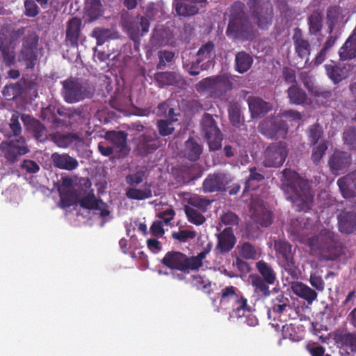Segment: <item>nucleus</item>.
<instances>
[{"mask_svg": "<svg viewBox=\"0 0 356 356\" xmlns=\"http://www.w3.org/2000/svg\"><path fill=\"white\" fill-rule=\"evenodd\" d=\"M326 74L334 84L339 83L343 79V70L335 64L325 65Z\"/></svg>", "mask_w": 356, "mask_h": 356, "instance_id": "45", "label": "nucleus"}, {"mask_svg": "<svg viewBox=\"0 0 356 356\" xmlns=\"http://www.w3.org/2000/svg\"><path fill=\"white\" fill-rule=\"evenodd\" d=\"M175 120L172 119L171 121L168 120H160L157 122V128L159 134L162 136H167L171 135L175 130L172 126V122Z\"/></svg>", "mask_w": 356, "mask_h": 356, "instance_id": "54", "label": "nucleus"}, {"mask_svg": "<svg viewBox=\"0 0 356 356\" xmlns=\"http://www.w3.org/2000/svg\"><path fill=\"white\" fill-rule=\"evenodd\" d=\"M146 175V169L142 168L138 170L135 173L128 175L126 177V182L129 186H136L143 182Z\"/></svg>", "mask_w": 356, "mask_h": 356, "instance_id": "53", "label": "nucleus"}, {"mask_svg": "<svg viewBox=\"0 0 356 356\" xmlns=\"http://www.w3.org/2000/svg\"><path fill=\"white\" fill-rule=\"evenodd\" d=\"M292 40L297 55L301 58H306L307 60L311 51V46L309 41L303 38L300 29L296 28L294 29Z\"/></svg>", "mask_w": 356, "mask_h": 356, "instance_id": "22", "label": "nucleus"}, {"mask_svg": "<svg viewBox=\"0 0 356 356\" xmlns=\"http://www.w3.org/2000/svg\"><path fill=\"white\" fill-rule=\"evenodd\" d=\"M214 54V44L209 41L202 45L197 53V58H202L204 60L211 58Z\"/></svg>", "mask_w": 356, "mask_h": 356, "instance_id": "56", "label": "nucleus"}, {"mask_svg": "<svg viewBox=\"0 0 356 356\" xmlns=\"http://www.w3.org/2000/svg\"><path fill=\"white\" fill-rule=\"evenodd\" d=\"M202 62V58H197L195 61L190 62L183 60V67L191 76H197L200 74V64Z\"/></svg>", "mask_w": 356, "mask_h": 356, "instance_id": "59", "label": "nucleus"}, {"mask_svg": "<svg viewBox=\"0 0 356 356\" xmlns=\"http://www.w3.org/2000/svg\"><path fill=\"white\" fill-rule=\"evenodd\" d=\"M289 154L286 143L280 141L269 144L264 152L263 165L266 168L281 167Z\"/></svg>", "mask_w": 356, "mask_h": 356, "instance_id": "9", "label": "nucleus"}, {"mask_svg": "<svg viewBox=\"0 0 356 356\" xmlns=\"http://www.w3.org/2000/svg\"><path fill=\"white\" fill-rule=\"evenodd\" d=\"M291 245L284 240L275 241V250L281 256L285 264L290 266L294 264L293 254Z\"/></svg>", "mask_w": 356, "mask_h": 356, "instance_id": "30", "label": "nucleus"}, {"mask_svg": "<svg viewBox=\"0 0 356 356\" xmlns=\"http://www.w3.org/2000/svg\"><path fill=\"white\" fill-rule=\"evenodd\" d=\"M352 163L350 154L346 152L335 150L330 157L328 165L332 173L345 172Z\"/></svg>", "mask_w": 356, "mask_h": 356, "instance_id": "14", "label": "nucleus"}, {"mask_svg": "<svg viewBox=\"0 0 356 356\" xmlns=\"http://www.w3.org/2000/svg\"><path fill=\"white\" fill-rule=\"evenodd\" d=\"M134 152L142 156L153 153L160 147L158 134L153 129H146L145 133L134 138Z\"/></svg>", "mask_w": 356, "mask_h": 356, "instance_id": "11", "label": "nucleus"}, {"mask_svg": "<svg viewBox=\"0 0 356 356\" xmlns=\"http://www.w3.org/2000/svg\"><path fill=\"white\" fill-rule=\"evenodd\" d=\"M202 153V147L195 138H189L184 143V155L191 161H197Z\"/></svg>", "mask_w": 356, "mask_h": 356, "instance_id": "31", "label": "nucleus"}, {"mask_svg": "<svg viewBox=\"0 0 356 356\" xmlns=\"http://www.w3.org/2000/svg\"><path fill=\"white\" fill-rule=\"evenodd\" d=\"M340 13L339 9L337 6H331L327 10V24L328 25V33H331L333 31L335 24L337 23Z\"/></svg>", "mask_w": 356, "mask_h": 356, "instance_id": "51", "label": "nucleus"}, {"mask_svg": "<svg viewBox=\"0 0 356 356\" xmlns=\"http://www.w3.org/2000/svg\"><path fill=\"white\" fill-rule=\"evenodd\" d=\"M202 131L210 150L216 151L221 147L222 134L213 116L205 113L201 120Z\"/></svg>", "mask_w": 356, "mask_h": 356, "instance_id": "12", "label": "nucleus"}, {"mask_svg": "<svg viewBox=\"0 0 356 356\" xmlns=\"http://www.w3.org/2000/svg\"><path fill=\"white\" fill-rule=\"evenodd\" d=\"M309 283L318 291H323L325 289L324 281L322 277L317 272L311 273Z\"/></svg>", "mask_w": 356, "mask_h": 356, "instance_id": "63", "label": "nucleus"}, {"mask_svg": "<svg viewBox=\"0 0 356 356\" xmlns=\"http://www.w3.org/2000/svg\"><path fill=\"white\" fill-rule=\"evenodd\" d=\"M84 15L89 22H94L104 13V7L102 0H86Z\"/></svg>", "mask_w": 356, "mask_h": 356, "instance_id": "28", "label": "nucleus"}, {"mask_svg": "<svg viewBox=\"0 0 356 356\" xmlns=\"http://www.w3.org/2000/svg\"><path fill=\"white\" fill-rule=\"evenodd\" d=\"M239 252L240 255L245 259H254L257 254L254 247L248 242L242 244Z\"/></svg>", "mask_w": 356, "mask_h": 356, "instance_id": "62", "label": "nucleus"}, {"mask_svg": "<svg viewBox=\"0 0 356 356\" xmlns=\"http://www.w3.org/2000/svg\"><path fill=\"white\" fill-rule=\"evenodd\" d=\"M39 37L32 32L22 39V48L19 53V60L24 63L26 69H34L38 60Z\"/></svg>", "mask_w": 356, "mask_h": 356, "instance_id": "10", "label": "nucleus"}, {"mask_svg": "<svg viewBox=\"0 0 356 356\" xmlns=\"http://www.w3.org/2000/svg\"><path fill=\"white\" fill-rule=\"evenodd\" d=\"M227 184V177L224 173L209 174L203 181L202 189L204 193L221 192L225 190Z\"/></svg>", "mask_w": 356, "mask_h": 356, "instance_id": "16", "label": "nucleus"}, {"mask_svg": "<svg viewBox=\"0 0 356 356\" xmlns=\"http://www.w3.org/2000/svg\"><path fill=\"white\" fill-rule=\"evenodd\" d=\"M218 298L220 305L227 308L230 306L233 314L238 318L251 311L247 299L241 293H238V289L235 286H229L223 288L218 294Z\"/></svg>", "mask_w": 356, "mask_h": 356, "instance_id": "6", "label": "nucleus"}, {"mask_svg": "<svg viewBox=\"0 0 356 356\" xmlns=\"http://www.w3.org/2000/svg\"><path fill=\"white\" fill-rule=\"evenodd\" d=\"M150 26L149 20L147 17L141 16L129 22L127 25V33L129 38L135 43L139 42L140 39L149 31Z\"/></svg>", "mask_w": 356, "mask_h": 356, "instance_id": "15", "label": "nucleus"}, {"mask_svg": "<svg viewBox=\"0 0 356 356\" xmlns=\"http://www.w3.org/2000/svg\"><path fill=\"white\" fill-rule=\"evenodd\" d=\"M184 211L188 221L193 224L201 225L206 220L205 217L200 212L190 206H185Z\"/></svg>", "mask_w": 356, "mask_h": 356, "instance_id": "48", "label": "nucleus"}, {"mask_svg": "<svg viewBox=\"0 0 356 356\" xmlns=\"http://www.w3.org/2000/svg\"><path fill=\"white\" fill-rule=\"evenodd\" d=\"M126 196L131 200H143L152 197L150 186L143 189L129 188L126 191Z\"/></svg>", "mask_w": 356, "mask_h": 356, "instance_id": "43", "label": "nucleus"}, {"mask_svg": "<svg viewBox=\"0 0 356 356\" xmlns=\"http://www.w3.org/2000/svg\"><path fill=\"white\" fill-rule=\"evenodd\" d=\"M255 267L261 277L268 283H273L277 280V273L273 266L264 260H259L255 264Z\"/></svg>", "mask_w": 356, "mask_h": 356, "instance_id": "33", "label": "nucleus"}, {"mask_svg": "<svg viewBox=\"0 0 356 356\" xmlns=\"http://www.w3.org/2000/svg\"><path fill=\"white\" fill-rule=\"evenodd\" d=\"M51 159L54 166L62 170L71 171L79 165L78 161L67 154L54 153L51 155Z\"/></svg>", "mask_w": 356, "mask_h": 356, "instance_id": "29", "label": "nucleus"}, {"mask_svg": "<svg viewBox=\"0 0 356 356\" xmlns=\"http://www.w3.org/2000/svg\"><path fill=\"white\" fill-rule=\"evenodd\" d=\"M289 298L285 297L282 293H280L275 298L272 299L270 309L273 312L280 314L289 307Z\"/></svg>", "mask_w": 356, "mask_h": 356, "instance_id": "46", "label": "nucleus"}, {"mask_svg": "<svg viewBox=\"0 0 356 356\" xmlns=\"http://www.w3.org/2000/svg\"><path fill=\"white\" fill-rule=\"evenodd\" d=\"M91 36L97 40V45H102L106 41L115 38V33L109 29L95 28L92 31Z\"/></svg>", "mask_w": 356, "mask_h": 356, "instance_id": "44", "label": "nucleus"}, {"mask_svg": "<svg viewBox=\"0 0 356 356\" xmlns=\"http://www.w3.org/2000/svg\"><path fill=\"white\" fill-rule=\"evenodd\" d=\"M70 119L77 117L78 120H83L89 115L87 106H80L77 108H70Z\"/></svg>", "mask_w": 356, "mask_h": 356, "instance_id": "60", "label": "nucleus"}, {"mask_svg": "<svg viewBox=\"0 0 356 356\" xmlns=\"http://www.w3.org/2000/svg\"><path fill=\"white\" fill-rule=\"evenodd\" d=\"M250 279L253 287L254 293L259 298H266L270 295L269 285H273V283L266 282V281L261 277L258 274L250 275Z\"/></svg>", "mask_w": 356, "mask_h": 356, "instance_id": "27", "label": "nucleus"}, {"mask_svg": "<svg viewBox=\"0 0 356 356\" xmlns=\"http://www.w3.org/2000/svg\"><path fill=\"white\" fill-rule=\"evenodd\" d=\"M82 22L78 17H72L67 24L65 42L71 47L78 46Z\"/></svg>", "mask_w": 356, "mask_h": 356, "instance_id": "20", "label": "nucleus"}, {"mask_svg": "<svg viewBox=\"0 0 356 356\" xmlns=\"http://www.w3.org/2000/svg\"><path fill=\"white\" fill-rule=\"evenodd\" d=\"M339 55L342 60H348L356 58V42L350 39H347L339 49Z\"/></svg>", "mask_w": 356, "mask_h": 356, "instance_id": "40", "label": "nucleus"}, {"mask_svg": "<svg viewBox=\"0 0 356 356\" xmlns=\"http://www.w3.org/2000/svg\"><path fill=\"white\" fill-rule=\"evenodd\" d=\"M344 143L347 144L350 149H356V128L351 127L343 133Z\"/></svg>", "mask_w": 356, "mask_h": 356, "instance_id": "57", "label": "nucleus"}, {"mask_svg": "<svg viewBox=\"0 0 356 356\" xmlns=\"http://www.w3.org/2000/svg\"><path fill=\"white\" fill-rule=\"evenodd\" d=\"M247 4L255 23L261 29H268L273 23V8L270 3L248 0Z\"/></svg>", "mask_w": 356, "mask_h": 356, "instance_id": "8", "label": "nucleus"}, {"mask_svg": "<svg viewBox=\"0 0 356 356\" xmlns=\"http://www.w3.org/2000/svg\"><path fill=\"white\" fill-rule=\"evenodd\" d=\"M289 129L288 123L279 116L267 117L258 125L259 132L270 140L286 139Z\"/></svg>", "mask_w": 356, "mask_h": 356, "instance_id": "7", "label": "nucleus"}, {"mask_svg": "<svg viewBox=\"0 0 356 356\" xmlns=\"http://www.w3.org/2000/svg\"><path fill=\"white\" fill-rule=\"evenodd\" d=\"M0 149L3 153L5 158L10 162H15L19 156L24 155L29 152L23 137L9 141H2L0 144Z\"/></svg>", "mask_w": 356, "mask_h": 356, "instance_id": "13", "label": "nucleus"}, {"mask_svg": "<svg viewBox=\"0 0 356 356\" xmlns=\"http://www.w3.org/2000/svg\"><path fill=\"white\" fill-rule=\"evenodd\" d=\"M254 220L261 227H268L273 223V213L265 208H260L254 213Z\"/></svg>", "mask_w": 356, "mask_h": 356, "instance_id": "39", "label": "nucleus"}, {"mask_svg": "<svg viewBox=\"0 0 356 356\" xmlns=\"http://www.w3.org/2000/svg\"><path fill=\"white\" fill-rule=\"evenodd\" d=\"M334 340L339 348L343 349L347 353L356 352V333L338 332L335 333Z\"/></svg>", "mask_w": 356, "mask_h": 356, "instance_id": "21", "label": "nucleus"}, {"mask_svg": "<svg viewBox=\"0 0 356 356\" xmlns=\"http://www.w3.org/2000/svg\"><path fill=\"white\" fill-rule=\"evenodd\" d=\"M226 34L229 38L242 40H252L254 38L253 26L244 11V3L242 2L236 1L232 6Z\"/></svg>", "mask_w": 356, "mask_h": 356, "instance_id": "4", "label": "nucleus"}, {"mask_svg": "<svg viewBox=\"0 0 356 356\" xmlns=\"http://www.w3.org/2000/svg\"><path fill=\"white\" fill-rule=\"evenodd\" d=\"M9 127L10 131L8 134H4L6 137L10 138L12 136H15L17 138L22 137L20 136L22 133V127L19 122L18 116H15L14 115L12 116L9 123Z\"/></svg>", "mask_w": 356, "mask_h": 356, "instance_id": "55", "label": "nucleus"}, {"mask_svg": "<svg viewBox=\"0 0 356 356\" xmlns=\"http://www.w3.org/2000/svg\"><path fill=\"white\" fill-rule=\"evenodd\" d=\"M197 234L193 230L182 229L177 232H173L172 237L181 243H185L190 239L195 238Z\"/></svg>", "mask_w": 356, "mask_h": 356, "instance_id": "58", "label": "nucleus"}, {"mask_svg": "<svg viewBox=\"0 0 356 356\" xmlns=\"http://www.w3.org/2000/svg\"><path fill=\"white\" fill-rule=\"evenodd\" d=\"M188 206L195 207L200 211L204 212L207 211L208 206L210 204V201L205 197H201L197 195H192L188 200Z\"/></svg>", "mask_w": 356, "mask_h": 356, "instance_id": "50", "label": "nucleus"}, {"mask_svg": "<svg viewBox=\"0 0 356 356\" xmlns=\"http://www.w3.org/2000/svg\"><path fill=\"white\" fill-rule=\"evenodd\" d=\"M282 173V188L286 199L296 205L298 211H307L314 200V194L307 180L291 169L286 168Z\"/></svg>", "mask_w": 356, "mask_h": 356, "instance_id": "1", "label": "nucleus"}, {"mask_svg": "<svg viewBox=\"0 0 356 356\" xmlns=\"http://www.w3.org/2000/svg\"><path fill=\"white\" fill-rule=\"evenodd\" d=\"M217 239L216 249L221 254L229 252L236 243V237L232 227H227L217 234Z\"/></svg>", "mask_w": 356, "mask_h": 356, "instance_id": "19", "label": "nucleus"}, {"mask_svg": "<svg viewBox=\"0 0 356 356\" xmlns=\"http://www.w3.org/2000/svg\"><path fill=\"white\" fill-rule=\"evenodd\" d=\"M21 120L27 129L33 133L35 139L40 142H44L47 140V129L38 120L26 114L21 115Z\"/></svg>", "mask_w": 356, "mask_h": 356, "instance_id": "17", "label": "nucleus"}, {"mask_svg": "<svg viewBox=\"0 0 356 356\" xmlns=\"http://www.w3.org/2000/svg\"><path fill=\"white\" fill-rule=\"evenodd\" d=\"M337 185L344 198L356 197V170L339 178Z\"/></svg>", "mask_w": 356, "mask_h": 356, "instance_id": "18", "label": "nucleus"}, {"mask_svg": "<svg viewBox=\"0 0 356 356\" xmlns=\"http://www.w3.org/2000/svg\"><path fill=\"white\" fill-rule=\"evenodd\" d=\"M291 289L295 295L305 300L308 305L312 304L318 297V293L315 290L300 282L293 283Z\"/></svg>", "mask_w": 356, "mask_h": 356, "instance_id": "26", "label": "nucleus"}, {"mask_svg": "<svg viewBox=\"0 0 356 356\" xmlns=\"http://www.w3.org/2000/svg\"><path fill=\"white\" fill-rule=\"evenodd\" d=\"M323 17L318 11L313 12L308 18L309 31L311 35H316L323 27Z\"/></svg>", "mask_w": 356, "mask_h": 356, "instance_id": "42", "label": "nucleus"}, {"mask_svg": "<svg viewBox=\"0 0 356 356\" xmlns=\"http://www.w3.org/2000/svg\"><path fill=\"white\" fill-rule=\"evenodd\" d=\"M24 14L29 17H35L39 13V8L33 0H26L24 1Z\"/></svg>", "mask_w": 356, "mask_h": 356, "instance_id": "64", "label": "nucleus"}, {"mask_svg": "<svg viewBox=\"0 0 356 356\" xmlns=\"http://www.w3.org/2000/svg\"><path fill=\"white\" fill-rule=\"evenodd\" d=\"M287 95L290 103L296 105L305 104L307 98L305 90L298 86L297 84H293L288 88Z\"/></svg>", "mask_w": 356, "mask_h": 356, "instance_id": "36", "label": "nucleus"}, {"mask_svg": "<svg viewBox=\"0 0 356 356\" xmlns=\"http://www.w3.org/2000/svg\"><path fill=\"white\" fill-rule=\"evenodd\" d=\"M248 104L252 118L263 116L272 109L270 103L259 97H249Z\"/></svg>", "mask_w": 356, "mask_h": 356, "instance_id": "24", "label": "nucleus"}, {"mask_svg": "<svg viewBox=\"0 0 356 356\" xmlns=\"http://www.w3.org/2000/svg\"><path fill=\"white\" fill-rule=\"evenodd\" d=\"M213 93L220 97L232 88V83L228 76L225 74L213 76Z\"/></svg>", "mask_w": 356, "mask_h": 356, "instance_id": "32", "label": "nucleus"}, {"mask_svg": "<svg viewBox=\"0 0 356 356\" xmlns=\"http://www.w3.org/2000/svg\"><path fill=\"white\" fill-rule=\"evenodd\" d=\"M327 149V145L325 142L320 143L314 148L312 154V159L315 164H318Z\"/></svg>", "mask_w": 356, "mask_h": 356, "instance_id": "61", "label": "nucleus"}, {"mask_svg": "<svg viewBox=\"0 0 356 356\" xmlns=\"http://www.w3.org/2000/svg\"><path fill=\"white\" fill-rule=\"evenodd\" d=\"M212 245L209 243L202 251L196 256L188 257L179 251H169L161 260L162 264L170 270H177L184 273L197 270L203 265V259L210 252Z\"/></svg>", "mask_w": 356, "mask_h": 356, "instance_id": "3", "label": "nucleus"}, {"mask_svg": "<svg viewBox=\"0 0 356 356\" xmlns=\"http://www.w3.org/2000/svg\"><path fill=\"white\" fill-rule=\"evenodd\" d=\"M253 63L252 57L247 52L241 51L238 52L235 56V70L241 73L248 72Z\"/></svg>", "mask_w": 356, "mask_h": 356, "instance_id": "35", "label": "nucleus"}, {"mask_svg": "<svg viewBox=\"0 0 356 356\" xmlns=\"http://www.w3.org/2000/svg\"><path fill=\"white\" fill-rule=\"evenodd\" d=\"M154 79L160 87H163L178 84L181 81V77L174 72H162L156 73Z\"/></svg>", "mask_w": 356, "mask_h": 356, "instance_id": "34", "label": "nucleus"}, {"mask_svg": "<svg viewBox=\"0 0 356 356\" xmlns=\"http://www.w3.org/2000/svg\"><path fill=\"white\" fill-rule=\"evenodd\" d=\"M183 0H175L173 6L176 13L179 16L188 17L196 15L199 11V8L193 4H189L182 1Z\"/></svg>", "mask_w": 356, "mask_h": 356, "instance_id": "37", "label": "nucleus"}, {"mask_svg": "<svg viewBox=\"0 0 356 356\" xmlns=\"http://www.w3.org/2000/svg\"><path fill=\"white\" fill-rule=\"evenodd\" d=\"M307 133L310 144L315 145L322 137L323 131L322 127L318 124H314L308 128Z\"/></svg>", "mask_w": 356, "mask_h": 356, "instance_id": "52", "label": "nucleus"}, {"mask_svg": "<svg viewBox=\"0 0 356 356\" xmlns=\"http://www.w3.org/2000/svg\"><path fill=\"white\" fill-rule=\"evenodd\" d=\"M60 196V207L63 209L68 208L74 204V191L72 189L58 188Z\"/></svg>", "mask_w": 356, "mask_h": 356, "instance_id": "47", "label": "nucleus"}, {"mask_svg": "<svg viewBox=\"0 0 356 356\" xmlns=\"http://www.w3.org/2000/svg\"><path fill=\"white\" fill-rule=\"evenodd\" d=\"M264 179V176L257 172L256 167L250 168V175L245 183L244 192L249 190H255L257 188V186H253L252 182L257 181L259 182Z\"/></svg>", "mask_w": 356, "mask_h": 356, "instance_id": "49", "label": "nucleus"}, {"mask_svg": "<svg viewBox=\"0 0 356 356\" xmlns=\"http://www.w3.org/2000/svg\"><path fill=\"white\" fill-rule=\"evenodd\" d=\"M109 139L113 145L119 148L120 152H124L127 149V134L123 131H113L108 134Z\"/></svg>", "mask_w": 356, "mask_h": 356, "instance_id": "38", "label": "nucleus"}, {"mask_svg": "<svg viewBox=\"0 0 356 356\" xmlns=\"http://www.w3.org/2000/svg\"><path fill=\"white\" fill-rule=\"evenodd\" d=\"M61 84L63 97L64 100L69 104L91 98L95 92L92 86L76 78H68L63 81Z\"/></svg>", "mask_w": 356, "mask_h": 356, "instance_id": "5", "label": "nucleus"}, {"mask_svg": "<svg viewBox=\"0 0 356 356\" xmlns=\"http://www.w3.org/2000/svg\"><path fill=\"white\" fill-rule=\"evenodd\" d=\"M80 206L88 210H99L100 209L99 203H102L101 199H97L93 191L89 192L86 195L82 197L79 200Z\"/></svg>", "mask_w": 356, "mask_h": 356, "instance_id": "41", "label": "nucleus"}, {"mask_svg": "<svg viewBox=\"0 0 356 356\" xmlns=\"http://www.w3.org/2000/svg\"><path fill=\"white\" fill-rule=\"evenodd\" d=\"M307 243L321 260L333 261L341 254L342 244L339 235L330 229H321L317 235L308 238Z\"/></svg>", "mask_w": 356, "mask_h": 356, "instance_id": "2", "label": "nucleus"}, {"mask_svg": "<svg viewBox=\"0 0 356 356\" xmlns=\"http://www.w3.org/2000/svg\"><path fill=\"white\" fill-rule=\"evenodd\" d=\"M339 229L343 234H351L356 230V213L342 211L337 217Z\"/></svg>", "mask_w": 356, "mask_h": 356, "instance_id": "25", "label": "nucleus"}, {"mask_svg": "<svg viewBox=\"0 0 356 356\" xmlns=\"http://www.w3.org/2000/svg\"><path fill=\"white\" fill-rule=\"evenodd\" d=\"M0 52L2 62L6 67H11L15 62V45L6 36H0Z\"/></svg>", "mask_w": 356, "mask_h": 356, "instance_id": "23", "label": "nucleus"}]
</instances>
